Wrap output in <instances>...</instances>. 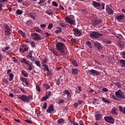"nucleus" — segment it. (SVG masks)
Masks as SVG:
<instances>
[{"mask_svg":"<svg viewBox=\"0 0 125 125\" xmlns=\"http://www.w3.org/2000/svg\"><path fill=\"white\" fill-rule=\"evenodd\" d=\"M16 13H17V14L18 15H21V14H22L23 13V11L20 10V9H18L16 10Z\"/></svg>","mask_w":125,"mask_h":125,"instance_id":"cd10ccee","label":"nucleus"},{"mask_svg":"<svg viewBox=\"0 0 125 125\" xmlns=\"http://www.w3.org/2000/svg\"><path fill=\"white\" fill-rule=\"evenodd\" d=\"M31 44L32 47H36V43H35L34 42H31Z\"/></svg>","mask_w":125,"mask_h":125,"instance_id":"49530a36","label":"nucleus"},{"mask_svg":"<svg viewBox=\"0 0 125 125\" xmlns=\"http://www.w3.org/2000/svg\"><path fill=\"white\" fill-rule=\"evenodd\" d=\"M71 41L72 43H76V42H77V39H75V38H72L71 39Z\"/></svg>","mask_w":125,"mask_h":125,"instance_id":"58836bf2","label":"nucleus"},{"mask_svg":"<svg viewBox=\"0 0 125 125\" xmlns=\"http://www.w3.org/2000/svg\"><path fill=\"white\" fill-rule=\"evenodd\" d=\"M43 67H44V70L47 71V72H49V69H48V66L46 64H43Z\"/></svg>","mask_w":125,"mask_h":125,"instance_id":"c756f323","label":"nucleus"},{"mask_svg":"<svg viewBox=\"0 0 125 125\" xmlns=\"http://www.w3.org/2000/svg\"><path fill=\"white\" fill-rule=\"evenodd\" d=\"M93 6H94V7H95L96 8V7H101V4H100V3H99L98 2L94 1L93 2Z\"/></svg>","mask_w":125,"mask_h":125,"instance_id":"6ab92c4d","label":"nucleus"},{"mask_svg":"<svg viewBox=\"0 0 125 125\" xmlns=\"http://www.w3.org/2000/svg\"><path fill=\"white\" fill-rule=\"evenodd\" d=\"M47 107V104L46 103H45L43 106V109H46Z\"/></svg>","mask_w":125,"mask_h":125,"instance_id":"864d4df0","label":"nucleus"},{"mask_svg":"<svg viewBox=\"0 0 125 125\" xmlns=\"http://www.w3.org/2000/svg\"><path fill=\"white\" fill-rule=\"evenodd\" d=\"M106 13L109 15H113L114 14V11L110 7L108 6L105 8Z\"/></svg>","mask_w":125,"mask_h":125,"instance_id":"f8f14e48","label":"nucleus"},{"mask_svg":"<svg viewBox=\"0 0 125 125\" xmlns=\"http://www.w3.org/2000/svg\"><path fill=\"white\" fill-rule=\"evenodd\" d=\"M21 81L22 83H24L26 85H29V83L26 79H21Z\"/></svg>","mask_w":125,"mask_h":125,"instance_id":"bb28decb","label":"nucleus"},{"mask_svg":"<svg viewBox=\"0 0 125 125\" xmlns=\"http://www.w3.org/2000/svg\"><path fill=\"white\" fill-rule=\"evenodd\" d=\"M9 77L11 79H13V77H14V75H13V74L10 73L9 74Z\"/></svg>","mask_w":125,"mask_h":125,"instance_id":"69168bd1","label":"nucleus"},{"mask_svg":"<svg viewBox=\"0 0 125 125\" xmlns=\"http://www.w3.org/2000/svg\"><path fill=\"white\" fill-rule=\"evenodd\" d=\"M18 98H19V99H21V100L23 102H30V101L33 99V96L29 95L27 96L25 95H22L21 96L18 97Z\"/></svg>","mask_w":125,"mask_h":125,"instance_id":"f03ea898","label":"nucleus"},{"mask_svg":"<svg viewBox=\"0 0 125 125\" xmlns=\"http://www.w3.org/2000/svg\"><path fill=\"white\" fill-rule=\"evenodd\" d=\"M40 26L41 27V28H45V27H46V24H41Z\"/></svg>","mask_w":125,"mask_h":125,"instance_id":"bf43d9fd","label":"nucleus"},{"mask_svg":"<svg viewBox=\"0 0 125 125\" xmlns=\"http://www.w3.org/2000/svg\"><path fill=\"white\" fill-rule=\"evenodd\" d=\"M31 36L33 37V40L35 41H41L42 40V38H41V36H40V34L37 33H34L33 34H31Z\"/></svg>","mask_w":125,"mask_h":125,"instance_id":"6e6552de","label":"nucleus"},{"mask_svg":"<svg viewBox=\"0 0 125 125\" xmlns=\"http://www.w3.org/2000/svg\"><path fill=\"white\" fill-rule=\"evenodd\" d=\"M2 82H3V83H8V81H7V80L5 79H3L2 80Z\"/></svg>","mask_w":125,"mask_h":125,"instance_id":"09e8293b","label":"nucleus"},{"mask_svg":"<svg viewBox=\"0 0 125 125\" xmlns=\"http://www.w3.org/2000/svg\"><path fill=\"white\" fill-rule=\"evenodd\" d=\"M86 44L89 47V48H92V43H91L90 41H87L86 42Z\"/></svg>","mask_w":125,"mask_h":125,"instance_id":"b1692460","label":"nucleus"},{"mask_svg":"<svg viewBox=\"0 0 125 125\" xmlns=\"http://www.w3.org/2000/svg\"><path fill=\"white\" fill-rule=\"evenodd\" d=\"M89 73H91L92 75H95L96 76H99V75H100V72L97 71V70L94 69L89 70Z\"/></svg>","mask_w":125,"mask_h":125,"instance_id":"dca6fc26","label":"nucleus"},{"mask_svg":"<svg viewBox=\"0 0 125 125\" xmlns=\"http://www.w3.org/2000/svg\"><path fill=\"white\" fill-rule=\"evenodd\" d=\"M14 121L17 123H18V124H20V123H21V121L19 119H14Z\"/></svg>","mask_w":125,"mask_h":125,"instance_id":"13d9d810","label":"nucleus"},{"mask_svg":"<svg viewBox=\"0 0 125 125\" xmlns=\"http://www.w3.org/2000/svg\"><path fill=\"white\" fill-rule=\"evenodd\" d=\"M35 63L38 67H41V62L39 61H35Z\"/></svg>","mask_w":125,"mask_h":125,"instance_id":"72a5a7b5","label":"nucleus"},{"mask_svg":"<svg viewBox=\"0 0 125 125\" xmlns=\"http://www.w3.org/2000/svg\"><path fill=\"white\" fill-rule=\"evenodd\" d=\"M112 98L113 99H114V100H119V99H118V98H117L115 95L112 96Z\"/></svg>","mask_w":125,"mask_h":125,"instance_id":"e2e57ef3","label":"nucleus"},{"mask_svg":"<svg viewBox=\"0 0 125 125\" xmlns=\"http://www.w3.org/2000/svg\"><path fill=\"white\" fill-rule=\"evenodd\" d=\"M52 3L53 5H54V6H56V7L58 6V4L55 1H52Z\"/></svg>","mask_w":125,"mask_h":125,"instance_id":"c03bdc74","label":"nucleus"},{"mask_svg":"<svg viewBox=\"0 0 125 125\" xmlns=\"http://www.w3.org/2000/svg\"><path fill=\"white\" fill-rule=\"evenodd\" d=\"M4 29H5V36L6 35L7 36H9V35L11 34V29H10V27L8 26L7 24L4 25Z\"/></svg>","mask_w":125,"mask_h":125,"instance_id":"423d86ee","label":"nucleus"},{"mask_svg":"<svg viewBox=\"0 0 125 125\" xmlns=\"http://www.w3.org/2000/svg\"><path fill=\"white\" fill-rule=\"evenodd\" d=\"M64 93L67 95V97L68 98H71V95L70 94V92L68 90H65L64 91Z\"/></svg>","mask_w":125,"mask_h":125,"instance_id":"4be33fe9","label":"nucleus"},{"mask_svg":"<svg viewBox=\"0 0 125 125\" xmlns=\"http://www.w3.org/2000/svg\"><path fill=\"white\" fill-rule=\"evenodd\" d=\"M35 31L36 32H37V33H40V32H42V30L39 29L38 28H36L35 29Z\"/></svg>","mask_w":125,"mask_h":125,"instance_id":"6e6d98bb","label":"nucleus"},{"mask_svg":"<svg viewBox=\"0 0 125 125\" xmlns=\"http://www.w3.org/2000/svg\"><path fill=\"white\" fill-rule=\"evenodd\" d=\"M116 108H113L111 111V114H113L114 115H118V113L116 112Z\"/></svg>","mask_w":125,"mask_h":125,"instance_id":"473e14b6","label":"nucleus"},{"mask_svg":"<svg viewBox=\"0 0 125 125\" xmlns=\"http://www.w3.org/2000/svg\"><path fill=\"white\" fill-rule=\"evenodd\" d=\"M116 18L117 21H122V20L124 19V15H121L119 16H117Z\"/></svg>","mask_w":125,"mask_h":125,"instance_id":"aec40b11","label":"nucleus"},{"mask_svg":"<svg viewBox=\"0 0 125 125\" xmlns=\"http://www.w3.org/2000/svg\"><path fill=\"white\" fill-rule=\"evenodd\" d=\"M103 34L98 32V31H92L90 33V37L92 39H99L100 37H102Z\"/></svg>","mask_w":125,"mask_h":125,"instance_id":"7ed1b4c3","label":"nucleus"},{"mask_svg":"<svg viewBox=\"0 0 125 125\" xmlns=\"http://www.w3.org/2000/svg\"><path fill=\"white\" fill-rule=\"evenodd\" d=\"M105 121L107 122V123H110V124H114L115 123V120L113 117L109 116V117H104V118Z\"/></svg>","mask_w":125,"mask_h":125,"instance_id":"9d476101","label":"nucleus"},{"mask_svg":"<svg viewBox=\"0 0 125 125\" xmlns=\"http://www.w3.org/2000/svg\"><path fill=\"white\" fill-rule=\"evenodd\" d=\"M36 89L39 92H41V87L40 86L36 85Z\"/></svg>","mask_w":125,"mask_h":125,"instance_id":"37998d69","label":"nucleus"},{"mask_svg":"<svg viewBox=\"0 0 125 125\" xmlns=\"http://www.w3.org/2000/svg\"><path fill=\"white\" fill-rule=\"evenodd\" d=\"M64 122H65V120L63 118H61L58 120V124H62V123H64Z\"/></svg>","mask_w":125,"mask_h":125,"instance_id":"c85d7f7f","label":"nucleus"},{"mask_svg":"<svg viewBox=\"0 0 125 125\" xmlns=\"http://www.w3.org/2000/svg\"><path fill=\"white\" fill-rule=\"evenodd\" d=\"M0 11H2V4L0 3Z\"/></svg>","mask_w":125,"mask_h":125,"instance_id":"774afa93","label":"nucleus"},{"mask_svg":"<svg viewBox=\"0 0 125 125\" xmlns=\"http://www.w3.org/2000/svg\"><path fill=\"white\" fill-rule=\"evenodd\" d=\"M25 122H26V123H27L28 124H32V123L31 120H26Z\"/></svg>","mask_w":125,"mask_h":125,"instance_id":"680f3d73","label":"nucleus"},{"mask_svg":"<svg viewBox=\"0 0 125 125\" xmlns=\"http://www.w3.org/2000/svg\"><path fill=\"white\" fill-rule=\"evenodd\" d=\"M61 26H62V27H63V28H65V27H66V26H67V25H66L65 23L62 22L60 23Z\"/></svg>","mask_w":125,"mask_h":125,"instance_id":"8fccbe9b","label":"nucleus"},{"mask_svg":"<svg viewBox=\"0 0 125 125\" xmlns=\"http://www.w3.org/2000/svg\"><path fill=\"white\" fill-rule=\"evenodd\" d=\"M102 9H105V3H102L101 4Z\"/></svg>","mask_w":125,"mask_h":125,"instance_id":"de8ad7c7","label":"nucleus"},{"mask_svg":"<svg viewBox=\"0 0 125 125\" xmlns=\"http://www.w3.org/2000/svg\"><path fill=\"white\" fill-rule=\"evenodd\" d=\"M102 90L103 91H104V92H107V91H108V89L106 88H103Z\"/></svg>","mask_w":125,"mask_h":125,"instance_id":"052dcab7","label":"nucleus"},{"mask_svg":"<svg viewBox=\"0 0 125 125\" xmlns=\"http://www.w3.org/2000/svg\"><path fill=\"white\" fill-rule=\"evenodd\" d=\"M48 99V96H46L45 97H43L42 98V99H41V101H45V100H46V99Z\"/></svg>","mask_w":125,"mask_h":125,"instance_id":"e433bc0d","label":"nucleus"},{"mask_svg":"<svg viewBox=\"0 0 125 125\" xmlns=\"http://www.w3.org/2000/svg\"><path fill=\"white\" fill-rule=\"evenodd\" d=\"M28 15L29 17H31L32 19H33V20H36V17L37 16V14L36 13L33 12L29 13Z\"/></svg>","mask_w":125,"mask_h":125,"instance_id":"a211bd4d","label":"nucleus"},{"mask_svg":"<svg viewBox=\"0 0 125 125\" xmlns=\"http://www.w3.org/2000/svg\"><path fill=\"white\" fill-rule=\"evenodd\" d=\"M102 101H104V102H105V103H110V101L108 100H107L105 99V98H102Z\"/></svg>","mask_w":125,"mask_h":125,"instance_id":"79ce46f5","label":"nucleus"},{"mask_svg":"<svg viewBox=\"0 0 125 125\" xmlns=\"http://www.w3.org/2000/svg\"><path fill=\"white\" fill-rule=\"evenodd\" d=\"M114 83L116 84L118 86V87H121L122 86V83L120 82L119 81H115L114 82Z\"/></svg>","mask_w":125,"mask_h":125,"instance_id":"5701e85b","label":"nucleus"},{"mask_svg":"<svg viewBox=\"0 0 125 125\" xmlns=\"http://www.w3.org/2000/svg\"><path fill=\"white\" fill-rule=\"evenodd\" d=\"M95 117L96 118V121H100L102 119V114L98 112L96 113Z\"/></svg>","mask_w":125,"mask_h":125,"instance_id":"2eb2a0df","label":"nucleus"},{"mask_svg":"<svg viewBox=\"0 0 125 125\" xmlns=\"http://www.w3.org/2000/svg\"><path fill=\"white\" fill-rule=\"evenodd\" d=\"M46 13H47V14H48V15H51V16H52V15H53V13L49 12H48V10H47L46 11Z\"/></svg>","mask_w":125,"mask_h":125,"instance_id":"3c124183","label":"nucleus"},{"mask_svg":"<svg viewBox=\"0 0 125 125\" xmlns=\"http://www.w3.org/2000/svg\"><path fill=\"white\" fill-rule=\"evenodd\" d=\"M64 20L70 25H75V21L69 17H65Z\"/></svg>","mask_w":125,"mask_h":125,"instance_id":"1a4fd4ad","label":"nucleus"},{"mask_svg":"<svg viewBox=\"0 0 125 125\" xmlns=\"http://www.w3.org/2000/svg\"><path fill=\"white\" fill-rule=\"evenodd\" d=\"M120 64H122L121 67H125V60H121L120 61Z\"/></svg>","mask_w":125,"mask_h":125,"instance_id":"393cba45","label":"nucleus"},{"mask_svg":"<svg viewBox=\"0 0 125 125\" xmlns=\"http://www.w3.org/2000/svg\"><path fill=\"white\" fill-rule=\"evenodd\" d=\"M115 96L119 99H125V93L122 92L121 90H119L115 92Z\"/></svg>","mask_w":125,"mask_h":125,"instance_id":"39448f33","label":"nucleus"},{"mask_svg":"<svg viewBox=\"0 0 125 125\" xmlns=\"http://www.w3.org/2000/svg\"><path fill=\"white\" fill-rule=\"evenodd\" d=\"M21 74L24 77H28V74H27V73H26V72L24 70L21 71Z\"/></svg>","mask_w":125,"mask_h":125,"instance_id":"c9c22d12","label":"nucleus"},{"mask_svg":"<svg viewBox=\"0 0 125 125\" xmlns=\"http://www.w3.org/2000/svg\"><path fill=\"white\" fill-rule=\"evenodd\" d=\"M43 2H45V0H40V1L38 3V4H41V3H43Z\"/></svg>","mask_w":125,"mask_h":125,"instance_id":"4d7b16f0","label":"nucleus"},{"mask_svg":"<svg viewBox=\"0 0 125 125\" xmlns=\"http://www.w3.org/2000/svg\"><path fill=\"white\" fill-rule=\"evenodd\" d=\"M73 106H74V108H77V107H78V106H79V103H74V104H73Z\"/></svg>","mask_w":125,"mask_h":125,"instance_id":"603ef678","label":"nucleus"},{"mask_svg":"<svg viewBox=\"0 0 125 125\" xmlns=\"http://www.w3.org/2000/svg\"><path fill=\"white\" fill-rule=\"evenodd\" d=\"M56 47L57 48L58 51H61L62 53L65 52V50L67 49L65 44L62 42H59L56 45Z\"/></svg>","mask_w":125,"mask_h":125,"instance_id":"f257e3e1","label":"nucleus"},{"mask_svg":"<svg viewBox=\"0 0 125 125\" xmlns=\"http://www.w3.org/2000/svg\"><path fill=\"white\" fill-rule=\"evenodd\" d=\"M21 62V63H24L28 66V69L29 71H32V70H33V62H31L30 61H27L26 59H22Z\"/></svg>","mask_w":125,"mask_h":125,"instance_id":"20e7f679","label":"nucleus"},{"mask_svg":"<svg viewBox=\"0 0 125 125\" xmlns=\"http://www.w3.org/2000/svg\"><path fill=\"white\" fill-rule=\"evenodd\" d=\"M103 22V21L102 20H95L92 21V25L95 27L97 25H98L99 24H102V23Z\"/></svg>","mask_w":125,"mask_h":125,"instance_id":"0eeeda50","label":"nucleus"},{"mask_svg":"<svg viewBox=\"0 0 125 125\" xmlns=\"http://www.w3.org/2000/svg\"><path fill=\"white\" fill-rule=\"evenodd\" d=\"M19 33L21 34V36H22V37H23V38H26V34H25V33H24V32H23V31L20 30L19 31Z\"/></svg>","mask_w":125,"mask_h":125,"instance_id":"a878e982","label":"nucleus"},{"mask_svg":"<svg viewBox=\"0 0 125 125\" xmlns=\"http://www.w3.org/2000/svg\"><path fill=\"white\" fill-rule=\"evenodd\" d=\"M74 35L76 37H81L82 36V32L77 28L73 29Z\"/></svg>","mask_w":125,"mask_h":125,"instance_id":"ddd939ff","label":"nucleus"},{"mask_svg":"<svg viewBox=\"0 0 125 125\" xmlns=\"http://www.w3.org/2000/svg\"><path fill=\"white\" fill-rule=\"evenodd\" d=\"M11 59H13V62H15V63L18 62V60L16 59V58L14 57H12Z\"/></svg>","mask_w":125,"mask_h":125,"instance_id":"a19ab883","label":"nucleus"},{"mask_svg":"<svg viewBox=\"0 0 125 125\" xmlns=\"http://www.w3.org/2000/svg\"><path fill=\"white\" fill-rule=\"evenodd\" d=\"M25 51H28V48H27V47L24 48L22 51V53H24V52H25Z\"/></svg>","mask_w":125,"mask_h":125,"instance_id":"0e129e2a","label":"nucleus"},{"mask_svg":"<svg viewBox=\"0 0 125 125\" xmlns=\"http://www.w3.org/2000/svg\"><path fill=\"white\" fill-rule=\"evenodd\" d=\"M54 82L56 83L57 85H59V84H60V79H55Z\"/></svg>","mask_w":125,"mask_h":125,"instance_id":"7c9ffc66","label":"nucleus"},{"mask_svg":"<svg viewBox=\"0 0 125 125\" xmlns=\"http://www.w3.org/2000/svg\"><path fill=\"white\" fill-rule=\"evenodd\" d=\"M53 27V24L49 23L48 26V29L49 30H51V29H52Z\"/></svg>","mask_w":125,"mask_h":125,"instance_id":"f704fd0d","label":"nucleus"},{"mask_svg":"<svg viewBox=\"0 0 125 125\" xmlns=\"http://www.w3.org/2000/svg\"><path fill=\"white\" fill-rule=\"evenodd\" d=\"M72 64H73V66H75V67H78V63H77V61L75 60H73L71 62Z\"/></svg>","mask_w":125,"mask_h":125,"instance_id":"2f4dec72","label":"nucleus"},{"mask_svg":"<svg viewBox=\"0 0 125 125\" xmlns=\"http://www.w3.org/2000/svg\"><path fill=\"white\" fill-rule=\"evenodd\" d=\"M46 112L47 113H49L50 114H51L52 112H54V107H53V104L50 105L48 108L47 109Z\"/></svg>","mask_w":125,"mask_h":125,"instance_id":"4468645a","label":"nucleus"},{"mask_svg":"<svg viewBox=\"0 0 125 125\" xmlns=\"http://www.w3.org/2000/svg\"><path fill=\"white\" fill-rule=\"evenodd\" d=\"M72 73L74 74V75H78V73H79V70H78V69H75V68H72Z\"/></svg>","mask_w":125,"mask_h":125,"instance_id":"412c9836","label":"nucleus"},{"mask_svg":"<svg viewBox=\"0 0 125 125\" xmlns=\"http://www.w3.org/2000/svg\"><path fill=\"white\" fill-rule=\"evenodd\" d=\"M119 110L120 111V112H123V111L124 110H123V107H122V106H119Z\"/></svg>","mask_w":125,"mask_h":125,"instance_id":"338daca9","label":"nucleus"},{"mask_svg":"<svg viewBox=\"0 0 125 125\" xmlns=\"http://www.w3.org/2000/svg\"><path fill=\"white\" fill-rule=\"evenodd\" d=\"M64 102H65V100L60 99L59 100L58 104H61L64 103Z\"/></svg>","mask_w":125,"mask_h":125,"instance_id":"4c0bfd02","label":"nucleus"},{"mask_svg":"<svg viewBox=\"0 0 125 125\" xmlns=\"http://www.w3.org/2000/svg\"><path fill=\"white\" fill-rule=\"evenodd\" d=\"M44 87H46V89H49L50 88V86L47 84H43Z\"/></svg>","mask_w":125,"mask_h":125,"instance_id":"ea45409f","label":"nucleus"},{"mask_svg":"<svg viewBox=\"0 0 125 125\" xmlns=\"http://www.w3.org/2000/svg\"><path fill=\"white\" fill-rule=\"evenodd\" d=\"M31 23H32V21H27L26 22V25H31Z\"/></svg>","mask_w":125,"mask_h":125,"instance_id":"5fc2aeb1","label":"nucleus"},{"mask_svg":"<svg viewBox=\"0 0 125 125\" xmlns=\"http://www.w3.org/2000/svg\"><path fill=\"white\" fill-rule=\"evenodd\" d=\"M26 57H27V59H30L32 62L35 61V57L33 56V51H30Z\"/></svg>","mask_w":125,"mask_h":125,"instance_id":"9b49d317","label":"nucleus"},{"mask_svg":"<svg viewBox=\"0 0 125 125\" xmlns=\"http://www.w3.org/2000/svg\"><path fill=\"white\" fill-rule=\"evenodd\" d=\"M55 33L56 34H60L61 33H62V31H61V30H56L55 31Z\"/></svg>","mask_w":125,"mask_h":125,"instance_id":"a18cd8bd","label":"nucleus"},{"mask_svg":"<svg viewBox=\"0 0 125 125\" xmlns=\"http://www.w3.org/2000/svg\"><path fill=\"white\" fill-rule=\"evenodd\" d=\"M94 45L96 47H97V49L98 50H102L103 47H102V46H101V44L99 42H95L94 43Z\"/></svg>","mask_w":125,"mask_h":125,"instance_id":"f3484780","label":"nucleus"}]
</instances>
